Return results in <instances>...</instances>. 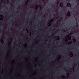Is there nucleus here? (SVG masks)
<instances>
[{"label":"nucleus","mask_w":79,"mask_h":79,"mask_svg":"<svg viewBox=\"0 0 79 79\" xmlns=\"http://www.w3.org/2000/svg\"><path fill=\"white\" fill-rule=\"evenodd\" d=\"M60 6L61 7H63V3L60 2Z\"/></svg>","instance_id":"nucleus-1"},{"label":"nucleus","mask_w":79,"mask_h":79,"mask_svg":"<svg viewBox=\"0 0 79 79\" xmlns=\"http://www.w3.org/2000/svg\"><path fill=\"white\" fill-rule=\"evenodd\" d=\"M67 6L68 7L70 6V7H71V4L69 3H68Z\"/></svg>","instance_id":"nucleus-2"},{"label":"nucleus","mask_w":79,"mask_h":79,"mask_svg":"<svg viewBox=\"0 0 79 79\" xmlns=\"http://www.w3.org/2000/svg\"><path fill=\"white\" fill-rule=\"evenodd\" d=\"M68 13H69V16H70V12H68Z\"/></svg>","instance_id":"nucleus-3"},{"label":"nucleus","mask_w":79,"mask_h":79,"mask_svg":"<svg viewBox=\"0 0 79 79\" xmlns=\"http://www.w3.org/2000/svg\"><path fill=\"white\" fill-rule=\"evenodd\" d=\"M73 40H74V41H76V39H73Z\"/></svg>","instance_id":"nucleus-4"},{"label":"nucleus","mask_w":79,"mask_h":79,"mask_svg":"<svg viewBox=\"0 0 79 79\" xmlns=\"http://www.w3.org/2000/svg\"><path fill=\"white\" fill-rule=\"evenodd\" d=\"M70 34H73V33H72V32H71V33H70Z\"/></svg>","instance_id":"nucleus-5"},{"label":"nucleus","mask_w":79,"mask_h":79,"mask_svg":"<svg viewBox=\"0 0 79 79\" xmlns=\"http://www.w3.org/2000/svg\"><path fill=\"white\" fill-rule=\"evenodd\" d=\"M40 6L41 7V8H42V6H41L40 5Z\"/></svg>","instance_id":"nucleus-6"},{"label":"nucleus","mask_w":79,"mask_h":79,"mask_svg":"<svg viewBox=\"0 0 79 79\" xmlns=\"http://www.w3.org/2000/svg\"><path fill=\"white\" fill-rule=\"evenodd\" d=\"M36 10H37V8H36Z\"/></svg>","instance_id":"nucleus-7"},{"label":"nucleus","mask_w":79,"mask_h":79,"mask_svg":"<svg viewBox=\"0 0 79 79\" xmlns=\"http://www.w3.org/2000/svg\"><path fill=\"white\" fill-rule=\"evenodd\" d=\"M36 6L37 7H38V5H36Z\"/></svg>","instance_id":"nucleus-8"},{"label":"nucleus","mask_w":79,"mask_h":79,"mask_svg":"<svg viewBox=\"0 0 79 79\" xmlns=\"http://www.w3.org/2000/svg\"><path fill=\"white\" fill-rule=\"evenodd\" d=\"M57 2H58V3H59V2H58V0H57Z\"/></svg>","instance_id":"nucleus-9"},{"label":"nucleus","mask_w":79,"mask_h":79,"mask_svg":"<svg viewBox=\"0 0 79 79\" xmlns=\"http://www.w3.org/2000/svg\"><path fill=\"white\" fill-rule=\"evenodd\" d=\"M78 2L79 3V0H78Z\"/></svg>","instance_id":"nucleus-10"},{"label":"nucleus","mask_w":79,"mask_h":79,"mask_svg":"<svg viewBox=\"0 0 79 79\" xmlns=\"http://www.w3.org/2000/svg\"><path fill=\"white\" fill-rule=\"evenodd\" d=\"M67 15H68V13H67Z\"/></svg>","instance_id":"nucleus-11"},{"label":"nucleus","mask_w":79,"mask_h":79,"mask_svg":"<svg viewBox=\"0 0 79 79\" xmlns=\"http://www.w3.org/2000/svg\"><path fill=\"white\" fill-rule=\"evenodd\" d=\"M48 0H47V1H48Z\"/></svg>","instance_id":"nucleus-12"},{"label":"nucleus","mask_w":79,"mask_h":79,"mask_svg":"<svg viewBox=\"0 0 79 79\" xmlns=\"http://www.w3.org/2000/svg\"><path fill=\"white\" fill-rule=\"evenodd\" d=\"M58 3H57V5H58Z\"/></svg>","instance_id":"nucleus-13"},{"label":"nucleus","mask_w":79,"mask_h":79,"mask_svg":"<svg viewBox=\"0 0 79 79\" xmlns=\"http://www.w3.org/2000/svg\"><path fill=\"white\" fill-rule=\"evenodd\" d=\"M73 69H74V68H73Z\"/></svg>","instance_id":"nucleus-14"}]
</instances>
